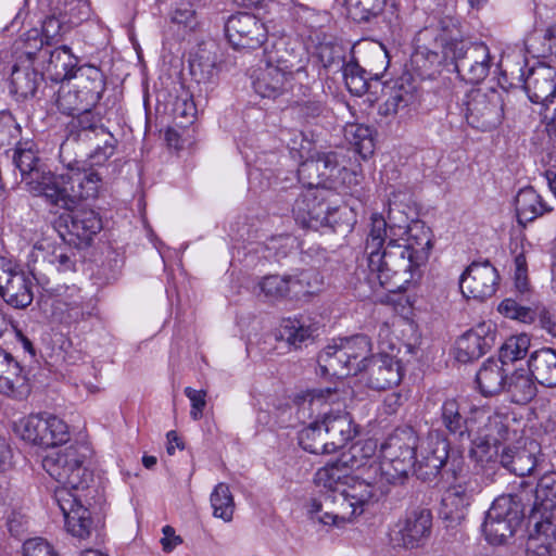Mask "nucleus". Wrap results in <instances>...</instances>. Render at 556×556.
Returning a JSON list of instances; mask_svg holds the SVG:
<instances>
[{
  "mask_svg": "<svg viewBox=\"0 0 556 556\" xmlns=\"http://www.w3.org/2000/svg\"><path fill=\"white\" fill-rule=\"evenodd\" d=\"M533 379L525 371H516L507 379L505 390L510 394L514 403L526 404L535 396L536 386Z\"/></svg>",
  "mask_w": 556,
  "mask_h": 556,
  "instance_id": "46",
  "label": "nucleus"
},
{
  "mask_svg": "<svg viewBox=\"0 0 556 556\" xmlns=\"http://www.w3.org/2000/svg\"><path fill=\"white\" fill-rule=\"evenodd\" d=\"M464 105L467 123L481 130L495 128L505 114L513 118L516 116L510 94L505 90H472L466 96Z\"/></svg>",
  "mask_w": 556,
  "mask_h": 556,
  "instance_id": "6",
  "label": "nucleus"
},
{
  "mask_svg": "<svg viewBox=\"0 0 556 556\" xmlns=\"http://www.w3.org/2000/svg\"><path fill=\"white\" fill-rule=\"evenodd\" d=\"M0 295L15 308H25L33 302L28 275L8 260L0 258Z\"/></svg>",
  "mask_w": 556,
  "mask_h": 556,
  "instance_id": "18",
  "label": "nucleus"
},
{
  "mask_svg": "<svg viewBox=\"0 0 556 556\" xmlns=\"http://www.w3.org/2000/svg\"><path fill=\"white\" fill-rule=\"evenodd\" d=\"M186 396L191 402L190 416L193 420H199L202 417L203 409L206 405V391L194 390L190 387L185 389Z\"/></svg>",
  "mask_w": 556,
  "mask_h": 556,
  "instance_id": "61",
  "label": "nucleus"
},
{
  "mask_svg": "<svg viewBox=\"0 0 556 556\" xmlns=\"http://www.w3.org/2000/svg\"><path fill=\"white\" fill-rule=\"evenodd\" d=\"M13 162L21 173L22 181L27 190L35 195L46 198L54 175L46 172L37 155L36 144L28 141H18L13 153Z\"/></svg>",
  "mask_w": 556,
  "mask_h": 556,
  "instance_id": "13",
  "label": "nucleus"
},
{
  "mask_svg": "<svg viewBox=\"0 0 556 556\" xmlns=\"http://www.w3.org/2000/svg\"><path fill=\"white\" fill-rule=\"evenodd\" d=\"M498 312L507 318L516 319L526 324L532 323L535 318V312L519 304L514 299H505L498 305Z\"/></svg>",
  "mask_w": 556,
  "mask_h": 556,
  "instance_id": "56",
  "label": "nucleus"
},
{
  "mask_svg": "<svg viewBox=\"0 0 556 556\" xmlns=\"http://www.w3.org/2000/svg\"><path fill=\"white\" fill-rule=\"evenodd\" d=\"M370 352V342L364 334L340 339L318 355V364L325 374L339 378L356 375Z\"/></svg>",
  "mask_w": 556,
  "mask_h": 556,
  "instance_id": "7",
  "label": "nucleus"
},
{
  "mask_svg": "<svg viewBox=\"0 0 556 556\" xmlns=\"http://www.w3.org/2000/svg\"><path fill=\"white\" fill-rule=\"evenodd\" d=\"M319 421L329 439L330 450L334 452L344 447L357 434V428L346 412L325 414Z\"/></svg>",
  "mask_w": 556,
  "mask_h": 556,
  "instance_id": "29",
  "label": "nucleus"
},
{
  "mask_svg": "<svg viewBox=\"0 0 556 556\" xmlns=\"http://www.w3.org/2000/svg\"><path fill=\"white\" fill-rule=\"evenodd\" d=\"M70 80L62 84L56 96L58 109L66 115H74L75 110L94 108L106 87L105 76L102 71L94 66L85 64L78 66Z\"/></svg>",
  "mask_w": 556,
  "mask_h": 556,
  "instance_id": "3",
  "label": "nucleus"
},
{
  "mask_svg": "<svg viewBox=\"0 0 556 556\" xmlns=\"http://www.w3.org/2000/svg\"><path fill=\"white\" fill-rule=\"evenodd\" d=\"M343 76L351 93L362 96L368 90L367 72L356 62L350 61L344 64Z\"/></svg>",
  "mask_w": 556,
  "mask_h": 556,
  "instance_id": "52",
  "label": "nucleus"
},
{
  "mask_svg": "<svg viewBox=\"0 0 556 556\" xmlns=\"http://www.w3.org/2000/svg\"><path fill=\"white\" fill-rule=\"evenodd\" d=\"M22 439L42 447H53L66 443L70 439L67 425L56 416L29 415L17 425Z\"/></svg>",
  "mask_w": 556,
  "mask_h": 556,
  "instance_id": "12",
  "label": "nucleus"
},
{
  "mask_svg": "<svg viewBox=\"0 0 556 556\" xmlns=\"http://www.w3.org/2000/svg\"><path fill=\"white\" fill-rule=\"evenodd\" d=\"M532 378L544 387H556V352L542 349L531 354L528 361Z\"/></svg>",
  "mask_w": 556,
  "mask_h": 556,
  "instance_id": "35",
  "label": "nucleus"
},
{
  "mask_svg": "<svg viewBox=\"0 0 556 556\" xmlns=\"http://www.w3.org/2000/svg\"><path fill=\"white\" fill-rule=\"evenodd\" d=\"M515 206L518 223L521 225L534 220L551 210L532 187L521 189L518 192Z\"/></svg>",
  "mask_w": 556,
  "mask_h": 556,
  "instance_id": "38",
  "label": "nucleus"
},
{
  "mask_svg": "<svg viewBox=\"0 0 556 556\" xmlns=\"http://www.w3.org/2000/svg\"><path fill=\"white\" fill-rule=\"evenodd\" d=\"M530 519L538 533L556 538V497L535 498Z\"/></svg>",
  "mask_w": 556,
  "mask_h": 556,
  "instance_id": "39",
  "label": "nucleus"
},
{
  "mask_svg": "<svg viewBox=\"0 0 556 556\" xmlns=\"http://www.w3.org/2000/svg\"><path fill=\"white\" fill-rule=\"evenodd\" d=\"M448 58L454 63L458 76L469 84L483 81L492 65L490 50L483 42L455 43Z\"/></svg>",
  "mask_w": 556,
  "mask_h": 556,
  "instance_id": "11",
  "label": "nucleus"
},
{
  "mask_svg": "<svg viewBox=\"0 0 556 556\" xmlns=\"http://www.w3.org/2000/svg\"><path fill=\"white\" fill-rule=\"evenodd\" d=\"M500 462L509 472L519 477L534 475L544 469L535 453L526 447H505L500 455Z\"/></svg>",
  "mask_w": 556,
  "mask_h": 556,
  "instance_id": "30",
  "label": "nucleus"
},
{
  "mask_svg": "<svg viewBox=\"0 0 556 556\" xmlns=\"http://www.w3.org/2000/svg\"><path fill=\"white\" fill-rule=\"evenodd\" d=\"M197 115V108L191 96L187 92L176 98L173 104V117L177 126L187 127L192 124Z\"/></svg>",
  "mask_w": 556,
  "mask_h": 556,
  "instance_id": "54",
  "label": "nucleus"
},
{
  "mask_svg": "<svg viewBox=\"0 0 556 556\" xmlns=\"http://www.w3.org/2000/svg\"><path fill=\"white\" fill-rule=\"evenodd\" d=\"M23 551L24 556H56L52 546L41 538L27 540Z\"/></svg>",
  "mask_w": 556,
  "mask_h": 556,
  "instance_id": "63",
  "label": "nucleus"
},
{
  "mask_svg": "<svg viewBox=\"0 0 556 556\" xmlns=\"http://www.w3.org/2000/svg\"><path fill=\"white\" fill-rule=\"evenodd\" d=\"M386 477L371 470V462L359 476H353L339 492L313 498L308 505L311 519L340 527L364 513L386 494Z\"/></svg>",
  "mask_w": 556,
  "mask_h": 556,
  "instance_id": "2",
  "label": "nucleus"
},
{
  "mask_svg": "<svg viewBox=\"0 0 556 556\" xmlns=\"http://www.w3.org/2000/svg\"><path fill=\"white\" fill-rule=\"evenodd\" d=\"M261 291L270 300L291 299L289 276L270 275L260 282Z\"/></svg>",
  "mask_w": 556,
  "mask_h": 556,
  "instance_id": "53",
  "label": "nucleus"
},
{
  "mask_svg": "<svg viewBox=\"0 0 556 556\" xmlns=\"http://www.w3.org/2000/svg\"><path fill=\"white\" fill-rule=\"evenodd\" d=\"M412 94L403 86H394L390 89L387 100L379 105V114L395 115L400 109L408 106Z\"/></svg>",
  "mask_w": 556,
  "mask_h": 556,
  "instance_id": "55",
  "label": "nucleus"
},
{
  "mask_svg": "<svg viewBox=\"0 0 556 556\" xmlns=\"http://www.w3.org/2000/svg\"><path fill=\"white\" fill-rule=\"evenodd\" d=\"M450 450V442L441 431H429L418 443V469H425V476H438L441 473Z\"/></svg>",
  "mask_w": 556,
  "mask_h": 556,
  "instance_id": "24",
  "label": "nucleus"
},
{
  "mask_svg": "<svg viewBox=\"0 0 556 556\" xmlns=\"http://www.w3.org/2000/svg\"><path fill=\"white\" fill-rule=\"evenodd\" d=\"M340 172L336 152L318 153L301 163L298 169L299 180L307 189H327L331 191L333 178Z\"/></svg>",
  "mask_w": 556,
  "mask_h": 556,
  "instance_id": "16",
  "label": "nucleus"
},
{
  "mask_svg": "<svg viewBox=\"0 0 556 556\" xmlns=\"http://www.w3.org/2000/svg\"><path fill=\"white\" fill-rule=\"evenodd\" d=\"M54 501L64 516L66 530L78 539H87L93 529L90 511L81 504L79 492L56 488Z\"/></svg>",
  "mask_w": 556,
  "mask_h": 556,
  "instance_id": "15",
  "label": "nucleus"
},
{
  "mask_svg": "<svg viewBox=\"0 0 556 556\" xmlns=\"http://www.w3.org/2000/svg\"><path fill=\"white\" fill-rule=\"evenodd\" d=\"M359 452V447L353 446L349 454H343L338 460L317 470L314 481L317 486L325 489L323 495L339 492L346 485L352 477L351 469L362 466L356 459Z\"/></svg>",
  "mask_w": 556,
  "mask_h": 556,
  "instance_id": "23",
  "label": "nucleus"
},
{
  "mask_svg": "<svg viewBox=\"0 0 556 556\" xmlns=\"http://www.w3.org/2000/svg\"><path fill=\"white\" fill-rule=\"evenodd\" d=\"M396 236L388 235L387 222L381 215H372L365 253L368 268L389 291L406 290L420 277V264L409 254Z\"/></svg>",
  "mask_w": 556,
  "mask_h": 556,
  "instance_id": "1",
  "label": "nucleus"
},
{
  "mask_svg": "<svg viewBox=\"0 0 556 556\" xmlns=\"http://www.w3.org/2000/svg\"><path fill=\"white\" fill-rule=\"evenodd\" d=\"M465 468V459L462 453L458 450H450L447 453L446 460H444V466L441 470V473L451 475L452 478L456 479L460 476Z\"/></svg>",
  "mask_w": 556,
  "mask_h": 556,
  "instance_id": "60",
  "label": "nucleus"
},
{
  "mask_svg": "<svg viewBox=\"0 0 556 556\" xmlns=\"http://www.w3.org/2000/svg\"><path fill=\"white\" fill-rule=\"evenodd\" d=\"M440 420L442 426L451 434H457L460 438L467 434L469 438L473 431V421L466 418L460 405L455 399H446L440 409Z\"/></svg>",
  "mask_w": 556,
  "mask_h": 556,
  "instance_id": "37",
  "label": "nucleus"
},
{
  "mask_svg": "<svg viewBox=\"0 0 556 556\" xmlns=\"http://www.w3.org/2000/svg\"><path fill=\"white\" fill-rule=\"evenodd\" d=\"M190 74L198 84L211 83L216 76V60L206 51L197 53L189 63Z\"/></svg>",
  "mask_w": 556,
  "mask_h": 556,
  "instance_id": "50",
  "label": "nucleus"
},
{
  "mask_svg": "<svg viewBox=\"0 0 556 556\" xmlns=\"http://www.w3.org/2000/svg\"><path fill=\"white\" fill-rule=\"evenodd\" d=\"M42 60L37 67H39L43 77L55 83H63L71 80L78 64V59L67 46H60L52 49L49 47L47 52L41 55Z\"/></svg>",
  "mask_w": 556,
  "mask_h": 556,
  "instance_id": "26",
  "label": "nucleus"
},
{
  "mask_svg": "<svg viewBox=\"0 0 556 556\" xmlns=\"http://www.w3.org/2000/svg\"><path fill=\"white\" fill-rule=\"evenodd\" d=\"M498 280V273L489 261L472 262L462 275L459 287L465 296L485 300L495 293Z\"/></svg>",
  "mask_w": 556,
  "mask_h": 556,
  "instance_id": "20",
  "label": "nucleus"
},
{
  "mask_svg": "<svg viewBox=\"0 0 556 556\" xmlns=\"http://www.w3.org/2000/svg\"><path fill=\"white\" fill-rule=\"evenodd\" d=\"M556 497V471L547 470L539 479L535 498Z\"/></svg>",
  "mask_w": 556,
  "mask_h": 556,
  "instance_id": "62",
  "label": "nucleus"
},
{
  "mask_svg": "<svg viewBox=\"0 0 556 556\" xmlns=\"http://www.w3.org/2000/svg\"><path fill=\"white\" fill-rule=\"evenodd\" d=\"M70 29L71 24L66 12L60 8H55V10L42 21L41 35L46 39V43L52 47L60 42Z\"/></svg>",
  "mask_w": 556,
  "mask_h": 556,
  "instance_id": "44",
  "label": "nucleus"
},
{
  "mask_svg": "<svg viewBox=\"0 0 556 556\" xmlns=\"http://www.w3.org/2000/svg\"><path fill=\"white\" fill-rule=\"evenodd\" d=\"M523 88L531 102L547 105L556 96V68L546 64L532 67L525 78Z\"/></svg>",
  "mask_w": 556,
  "mask_h": 556,
  "instance_id": "27",
  "label": "nucleus"
},
{
  "mask_svg": "<svg viewBox=\"0 0 556 556\" xmlns=\"http://www.w3.org/2000/svg\"><path fill=\"white\" fill-rule=\"evenodd\" d=\"M472 446L470 448V456L477 462H490L494 455L497 454V445L501 442H492L488 438L471 433Z\"/></svg>",
  "mask_w": 556,
  "mask_h": 556,
  "instance_id": "58",
  "label": "nucleus"
},
{
  "mask_svg": "<svg viewBox=\"0 0 556 556\" xmlns=\"http://www.w3.org/2000/svg\"><path fill=\"white\" fill-rule=\"evenodd\" d=\"M503 366L498 359L490 358L478 370L476 382L484 396H493L505 390L507 376Z\"/></svg>",
  "mask_w": 556,
  "mask_h": 556,
  "instance_id": "34",
  "label": "nucleus"
},
{
  "mask_svg": "<svg viewBox=\"0 0 556 556\" xmlns=\"http://www.w3.org/2000/svg\"><path fill=\"white\" fill-rule=\"evenodd\" d=\"M475 489L470 486V482L464 484L452 485L442 498V504L448 508L450 518L462 519L464 510L469 506Z\"/></svg>",
  "mask_w": 556,
  "mask_h": 556,
  "instance_id": "42",
  "label": "nucleus"
},
{
  "mask_svg": "<svg viewBox=\"0 0 556 556\" xmlns=\"http://www.w3.org/2000/svg\"><path fill=\"white\" fill-rule=\"evenodd\" d=\"M299 112L307 121L315 119L323 115L325 106L320 101L308 100L299 104Z\"/></svg>",
  "mask_w": 556,
  "mask_h": 556,
  "instance_id": "64",
  "label": "nucleus"
},
{
  "mask_svg": "<svg viewBox=\"0 0 556 556\" xmlns=\"http://www.w3.org/2000/svg\"><path fill=\"white\" fill-rule=\"evenodd\" d=\"M292 77L282 70L265 63V67L258 70L253 88L263 98H276L287 89Z\"/></svg>",
  "mask_w": 556,
  "mask_h": 556,
  "instance_id": "32",
  "label": "nucleus"
},
{
  "mask_svg": "<svg viewBox=\"0 0 556 556\" xmlns=\"http://www.w3.org/2000/svg\"><path fill=\"white\" fill-rule=\"evenodd\" d=\"M299 444L312 454H330L329 439L319 420H315L299 432Z\"/></svg>",
  "mask_w": 556,
  "mask_h": 556,
  "instance_id": "41",
  "label": "nucleus"
},
{
  "mask_svg": "<svg viewBox=\"0 0 556 556\" xmlns=\"http://www.w3.org/2000/svg\"><path fill=\"white\" fill-rule=\"evenodd\" d=\"M210 501L215 518H220L225 522L232 520L236 505L228 484L218 483L211 493Z\"/></svg>",
  "mask_w": 556,
  "mask_h": 556,
  "instance_id": "48",
  "label": "nucleus"
},
{
  "mask_svg": "<svg viewBox=\"0 0 556 556\" xmlns=\"http://www.w3.org/2000/svg\"><path fill=\"white\" fill-rule=\"evenodd\" d=\"M363 364L367 371V386L370 389L382 391L397 386L403 376L401 362L394 356L379 354Z\"/></svg>",
  "mask_w": 556,
  "mask_h": 556,
  "instance_id": "25",
  "label": "nucleus"
},
{
  "mask_svg": "<svg viewBox=\"0 0 556 556\" xmlns=\"http://www.w3.org/2000/svg\"><path fill=\"white\" fill-rule=\"evenodd\" d=\"M42 80L43 75L39 67L25 64V61L21 60L12 68L10 90L17 99H27L35 96Z\"/></svg>",
  "mask_w": 556,
  "mask_h": 556,
  "instance_id": "31",
  "label": "nucleus"
},
{
  "mask_svg": "<svg viewBox=\"0 0 556 556\" xmlns=\"http://www.w3.org/2000/svg\"><path fill=\"white\" fill-rule=\"evenodd\" d=\"M431 529L430 509L417 507L407 514L399 531L401 544L406 548L420 547L430 538Z\"/></svg>",
  "mask_w": 556,
  "mask_h": 556,
  "instance_id": "28",
  "label": "nucleus"
},
{
  "mask_svg": "<svg viewBox=\"0 0 556 556\" xmlns=\"http://www.w3.org/2000/svg\"><path fill=\"white\" fill-rule=\"evenodd\" d=\"M514 265L515 287L520 293H525L529 290V278L527 260L523 252H520L515 256Z\"/></svg>",
  "mask_w": 556,
  "mask_h": 556,
  "instance_id": "59",
  "label": "nucleus"
},
{
  "mask_svg": "<svg viewBox=\"0 0 556 556\" xmlns=\"http://www.w3.org/2000/svg\"><path fill=\"white\" fill-rule=\"evenodd\" d=\"M316 329L298 319H283L278 330L277 339L285 340L290 346L299 349L313 338Z\"/></svg>",
  "mask_w": 556,
  "mask_h": 556,
  "instance_id": "45",
  "label": "nucleus"
},
{
  "mask_svg": "<svg viewBox=\"0 0 556 556\" xmlns=\"http://www.w3.org/2000/svg\"><path fill=\"white\" fill-rule=\"evenodd\" d=\"M419 438L413 428L397 429L381 446L382 460H371V470L382 472L388 483L408 475L418 466Z\"/></svg>",
  "mask_w": 556,
  "mask_h": 556,
  "instance_id": "4",
  "label": "nucleus"
},
{
  "mask_svg": "<svg viewBox=\"0 0 556 556\" xmlns=\"http://www.w3.org/2000/svg\"><path fill=\"white\" fill-rule=\"evenodd\" d=\"M407 235V239L402 244L407 247L409 254L415 257L416 264H425L432 249V232L421 222H414L401 232Z\"/></svg>",
  "mask_w": 556,
  "mask_h": 556,
  "instance_id": "33",
  "label": "nucleus"
},
{
  "mask_svg": "<svg viewBox=\"0 0 556 556\" xmlns=\"http://www.w3.org/2000/svg\"><path fill=\"white\" fill-rule=\"evenodd\" d=\"M72 116L71 135L76 141H92L97 136L104 139V146L98 144V148L90 154L91 165H103L114 155L117 139L102 125V117L93 112V108L75 110V114Z\"/></svg>",
  "mask_w": 556,
  "mask_h": 556,
  "instance_id": "10",
  "label": "nucleus"
},
{
  "mask_svg": "<svg viewBox=\"0 0 556 556\" xmlns=\"http://www.w3.org/2000/svg\"><path fill=\"white\" fill-rule=\"evenodd\" d=\"M496 341V330L491 323H481L462 334L456 341V358L468 363L488 353Z\"/></svg>",
  "mask_w": 556,
  "mask_h": 556,
  "instance_id": "22",
  "label": "nucleus"
},
{
  "mask_svg": "<svg viewBox=\"0 0 556 556\" xmlns=\"http://www.w3.org/2000/svg\"><path fill=\"white\" fill-rule=\"evenodd\" d=\"M387 231L388 235L392 236H399L403 230L406 229L407 226H409V217L407 214L402 210V205L399 204L395 200L389 201V210H388V216L387 219Z\"/></svg>",
  "mask_w": 556,
  "mask_h": 556,
  "instance_id": "57",
  "label": "nucleus"
},
{
  "mask_svg": "<svg viewBox=\"0 0 556 556\" xmlns=\"http://www.w3.org/2000/svg\"><path fill=\"white\" fill-rule=\"evenodd\" d=\"M438 29L440 31L438 39L443 46L445 56H450L452 46L467 41L463 39L458 20L451 14L444 15L439 20Z\"/></svg>",
  "mask_w": 556,
  "mask_h": 556,
  "instance_id": "49",
  "label": "nucleus"
},
{
  "mask_svg": "<svg viewBox=\"0 0 556 556\" xmlns=\"http://www.w3.org/2000/svg\"><path fill=\"white\" fill-rule=\"evenodd\" d=\"M225 31L236 49L260 48L267 38L265 25L255 15L245 12L230 16Z\"/></svg>",
  "mask_w": 556,
  "mask_h": 556,
  "instance_id": "19",
  "label": "nucleus"
},
{
  "mask_svg": "<svg viewBox=\"0 0 556 556\" xmlns=\"http://www.w3.org/2000/svg\"><path fill=\"white\" fill-rule=\"evenodd\" d=\"M85 455L77 446H67L63 450L51 451L42 459V467L60 488L76 493L88 488L92 478L84 466Z\"/></svg>",
  "mask_w": 556,
  "mask_h": 556,
  "instance_id": "8",
  "label": "nucleus"
},
{
  "mask_svg": "<svg viewBox=\"0 0 556 556\" xmlns=\"http://www.w3.org/2000/svg\"><path fill=\"white\" fill-rule=\"evenodd\" d=\"M323 283V277L315 269H305L298 275L289 276L291 300H300L317 293Z\"/></svg>",
  "mask_w": 556,
  "mask_h": 556,
  "instance_id": "43",
  "label": "nucleus"
},
{
  "mask_svg": "<svg viewBox=\"0 0 556 556\" xmlns=\"http://www.w3.org/2000/svg\"><path fill=\"white\" fill-rule=\"evenodd\" d=\"M387 0H343L348 15L357 23H367L379 16Z\"/></svg>",
  "mask_w": 556,
  "mask_h": 556,
  "instance_id": "47",
  "label": "nucleus"
},
{
  "mask_svg": "<svg viewBox=\"0 0 556 556\" xmlns=\"http://www.w3.org/2000/svg\"><path fill=\"white\" fill-rule=\"evenodd\" d=\"M332 191L327 189H307L294 202L292 212L296 222L303 226H309L312 222L331 223L332 208L329 204V197Z\"/></svg>",
  "mask_w": 556,
  "mask_h": 556,
  "instance_id": "21",
  "label": "nucleus"
},
{
  "mask_svg": "<svg viewBox=\"0 0 556 556\" xmlns=\"http://www.w3.org/2000/svg\"><path fill=\"white\" fill-rule=\"evenodd\" d=\"M523 518L522 505L517 495L496 497L485 514L482 531L486 541L501 545L511 538Z\"/></svg>",
  "mask_w": 556,
  "mask_h": 556,
  "instance_id": "9",
  "label": "nucleus"
},
{
  "mask_svg": "<svg viewBox=\"0 0 556 556\" xmlns=\"http://www.w3.org/2000/svg\"><path fill=\"white\" fill-rule=\"evenodd\" d=\"M472 421V433L488 438L492 442L506 440L508 428L503 415L496 413L491 414L484 409H476L473 412Z\"/></svg>",
  "mask_w": 556,
  "mask_h": 556,
  "instance_id": "36",
  "label": "nucleus"
},
{
  "mask_svg": "<svg viewBox=\"0 0 556 556\" xmlns=\"http://www.w3.org/2000/svg\"><path fill=\"white\" fill-rule=\"evenodd\" d=\"M49 47L39 30L33 28L26 31L17 42L16 49L21 52L17 61L23 60L25 64L38 66L42 60L41 55L48 51Z\"/></svg>",
  "mask_w": 556,
  "mask_h": 556,
  "instance_id": "40",
  "label": "nucleus"
},
{
  "mask_svg": "<svg viewBox=\"0 0 556 556\" xmlns=\"http://www.w3.org/2000/svg\"><path fill=\"white\" fill-rule=\"evenodd\" d=\"M530 339L526 334L508 338L500 349L498 361L502 365L514 363L527 355Z\"/></svg>",
  "mask_w": 556,
  "mask_h": 556,
  "instance_id": "51",
  "label": "nucleus"
},
{
  "mask_svg": "<svg viewBox=\"0 0 556 556\" xmlns=\"http://www.w3.org/2000/svg\"><path fill=\"white\" fill-rule=\"evenodd\" d=\"M101 178L98 173L91 169H80L77 164H70L67 173L54 175L46 199L52 205L72 210L79 201L96 198Z\"/></svg>",
  "mask_w": 556,
  "mask_h": 556,
  "instance_id": "5",
  "label": "nucleus"
},
{
  "mask_svg": "<svg viewBox=\"0 0 556 556\" xmlns=\"http://www.w3.org/2000/svg\"><path fill=\"white\" fill-rule=\"evenodd\" d=\"M67 211L55 222L60 237L77 248L88 247L102 229L101 218L94 211L88 208Z\"/></svg>",
  "mask_w": 556,
  "mask_h": 556,
  "instance_id": "14",
  "label": "nucleus"
},
{
  "mask_svg": "<svg viewBox=\"0 0 556 556\" xmlns=\"http://www.w3.org/2000/svg\"><path fill=\"white\" fill-rule=\"evenodd\" d=\"M307 54L300 42L288 37L275 38L264 49V62L290 75L305 72Z\"/></svg>",
  "mask_w": 556,
  "mask_h": 556,
  "instance_id": "17",
  "label": "nucleus"
}]
</instances>
